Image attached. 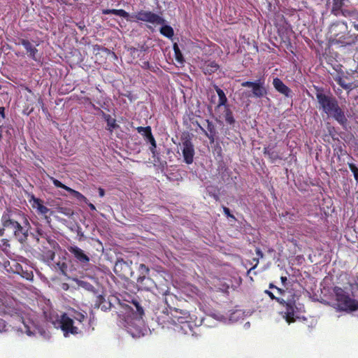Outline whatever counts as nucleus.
Wrapping results in <instances>:
<instances>
[{"mask_svg": "<svg viewBox=\"0 0 358 358\" xmlns=\"http://www.w3.org/2000/svg\"><path fill=\"white\" fill-rule=\"evenodd\" d=\"M70 317L73 319V322L76 321L80 324H83L87 319V313L85 312L81 313L73 309L70 313Z\"/></svg>", "mask_w": 358, "mask_h": 358, "instance_id": "b1692460", "label": "nucleus"}, {"mask_svg": "<svg viewBox=\"0 0 358 358\" xmlns=\"http://www.w3.org/2000/svg\"><path fill=\"white\" fill-rule=\"evenodd\" d=\"M77 26L80 29H83L85 28V25L83 23L77 24Z\"/></svg>", "mask_w": 358, "mask_h": 358, "instance_id": "603ef678", "label": "nucleus"}, {"mask_svg": "<svg viewBox=\"0 0 358 358\" xmlns=\"http://www.w3.org/2000/svg\"><path fill=\"white\" fill-rule=\"evenodd\" d=\"M263 152L264 155L268 156V159L272 163L280 159L278 152L273 150V147H265L264 148Z\"/></svg>", "mask_w": 358, "mask_h": 358, "instance_id": "4be33fe9", "label": "nucleus"}, {"mask_svg": "<svg viewBox=\"0 0 358 358\" xmlns=\"http://www.w3.org/2000/svg\"><path fill=\"white\" fill-rule=\"evenodd\" d=\"M357 148H358V142L357 143Z\"/></svg>", "mask_w": 358, "mask_h": 358, "instance_id": "e2e57ef3", "label": "nucleus"}, {"mask_svg": "<svg viewBox=\"0 0 358 358\" xmlns=\"http://www.w3.org/2000/svg\"><path fill=\"white\" fill-rule=\"evenodd\" d=\"M46 240L48 241V243L50 245V246L53 248H55L56 246H59L58 243L52 238H51L50 236L47 235L45 236Z\"/></svg>", "mask_w": 358, "mask_h": 358, "instance_id": "c9c22d12", "label": "nucleus"}, {"mask_svg": "<svg viewBox=\"0 0 358 358\" xmlns=\"http://www.w3.org/2000/svg\"><path fill=\"white\" fill-rule=\"evenodd\" d=\"M104 116H105V120L107 122L108 129L110 131H112L113 129H114L118 127L115 122V120L113 119L110 116V115H104Z\"/></svg>", "mask_w": 358, "mask_h": 358, "instance_id": "c85d7f7f", "label": "nucleus"}, {"mask_svg": "<svg viewBox=\"0 0 358 358\" xmlns=\"http://www.w3.org/2000/svg\"><path fill=\"white\" fill-rule=\"evenodd\" d=\"M256 253H257V255L259 257H263V256H264L263 252H262L261 251V250H260V249H259V248L256 249Z\"/></svg>", "mask_w": 358, "mask_h": 358, "instance_id": "09e8293b", "label": "nucleus"}, {"mask_svg": "<svg viewBox=\"0 0 358 358\" xmlns=\"http://www.w3.org/2000/svg\"><path fill=\"white\" fill-rule=\"evenodd\" d=\"M146 141L150 143V150L152 153L153 158H158L159 153L157 152L156 148V141L153 136V135L146 138Z\"/></svg>", "mask_w": 358, "mask_h": 358, "instance_id": "cd10ccee", "label": "nucleus"}, {"mask_svg": "<svg viewBox=\"0 0 358 358\" xmlns=\"http://www.w3.org/2000/svg\"><path fill=\"white\" fill-rule=\"evenodd\" d=\"M48 256H49L50 259L53 260L54 258H55V252H52V250H50L48 252Z\"/></svg>", "mask_w": 358, "mask_h": 358, "instance_id": "c03bdc74", "label": "nucleus"}, {"mask_svg": "<svg viewBox=\"0 0 358 358\" xmlns=\"http://www.w3.org/2000/svg\"><path fill=\"white\" fill-rule=\"evenodd\" d=\"M0 117L1 119H5V107L0 106Z\"/></svg>", "mask_w": 358, "mask_h": 358, "instance_id": "79ce46f5", "label": "nucleus"}, {"mask_svg": "<svg viewBox=\"0 0 358 358\" xmlns=\"http://www.w3.org/2000/svg\"><path fill=\"white\" fill-rule=\"evenodd\" d=\"M352 25H353L354 28H355L357 31H358V24H357V23H356V22H355V21H353V22H352Z\"/></svg>", "mask_w": 358, "mask_h": 358, "instance_id": "864d4df0", "label": "nucleus"}, {"mask_svg": "<svg viewBox=\"0 0 358 358\" xmlns=\"http://www.w3.org/2000/svg\"><path fill=\"white\" fill-rule=\"evenodd\" d=\"M182 156L187 164H192L194 159V149L190 138H185L182 141Z\"/></svg>", "mask_w": 358, "mask_h": 358, "instance_id": "f8f14e48", "label": "nucleus"}, {"mask_svg": "<svg viewBox=\"0 0 358 358\" xmlns=\"http://www.w3.org/2000/svg\"><path fill=\"white\" fill-rule=\"evenodd\" d=\"M264 292L271 299L276 301L280 304H283L285 303V299L281 297L275 296L273 293L271 291H268L266 289Z\"/></svg>", "mask_w": 358, "mask_h": 358, "instance_id": "72a5a7b5", "label": "nucleus"}, {"mask_svg": "<svg viewBox=\"0 0 358 358\" xmlns=\"http://www.w3.org/2000/svg\"><path fill=\"white\" fill-rule=\"evenodd\" d=\"M268 287H269V289H275L276 288V287L273 283H270Z\"/></svg>", "mask_w": 358, "mask_h": 358, "instance_id": "6e6d98bb", "label": "nucleus"}, {"mask_svg": "<svg viewBox=\"0 0 358 358\" xmlns=\"http://www.w3.org/2000/svg\"><path fill=\"white\" fill-rule=\"evenodd\" d=\"M335 303L334 307L338 311L351 313L358 310V301L352 298L349 293L342 287L333 288Z\"/></svg>", "mask_w": 358, "mask_h": 358, "instance_id": "7ed1b4c3", "label": "nucleus"}, {"mask_svg": "<svg viewBox=\"0 0 358 358\" xmlns=\"http://www.w3.org/2000/svg\"><path fill=\"white\" fill-rule=\"evenodd\" d=\"M224 117L225 121L228 124L232 125L234 124L235 120L234 118L232 111L228 107L226 108Z\"/></svg>", "mask_w": 358, "mask_h": 358, "instance_id": "c756f323", "label": "nucleus"}, {"mask_svg": "<svg viewBox=\"0 0 358 358\" xmlns=\"http://www.w3.org/2000/svg\"><path fill=\"white\" fill-rule=\"evenodd\" d=\"M36 233L41 238H45V236H47V234L43 232L41 229L38 228L36 229Z\"/></svg>", "mask_w": 358, "mask_h": 358, "instance_id": "ea45409f", "label": "nucleus"}, {"mask_svg": "<svg viewBox=\"0 0 358 358\" xmlns=\"http://www.w3.org/2000/svg\"><path fill=\"white\" fill-rule=\"evenodd\" d=\"M223 212L227 217H231L233 220H236L235 216L230 213V210L227 207H223Z\"/></svg>", "mask_w": 358, "mask_h": 358, "instance_id": "e433bc0d", "label": "nucleus"}, {"mask_svg": "<svg viewBox=\"0 0 358 358\" xmlns=\"http://www.w3.org/2000/svg\"><path fill=\"white\" fill-rule=\"evenodd\" d=\"M132 261L117 259L113 268V271L120 278L129 279L132 278L134 273L131 268Z\"/></svg>", "mask_w": 358, "mask_h": 358, "instance_id": "0eeeda50", "label": "nucleus"}, {"mask_svg": "<svg viewBox=\"0 0 358 358\" xmlns=\"http://www.w3.org/2000/svg\"><path fill=\"white\" fill-rule=\"evenodd\" d=\"M275 290L279 294H285V291L282 288H278L276 287Z\"/></svg>", "mask_w": 358, "mask_h": 358, "instance_id": "8fccbe9b", "label": "nucleus"}, {"mask_svg": "<svg viewBox=\"0 0 358 358\" xmlns=\"http://www.w3.org/2000/svg\"><path fill=\"white\" fill-rule=\"evenodd\" d=\"M137 284L141 289L150 290L153 287L154 282L148 277L142 276L137 278Z\"/></svg>", "mask_w": 358, "mask_h": 358, "instance_id": "aec40b11", "label": "nucleus"}, {"mask_svg": "<svg viewBox=\"0 0 358 358\" xmlns=\"http://www.w3.org/2000/svg\"><path fill=\"white\" fill-rule=\"evenodd\" d=\"M214 89L216 91L217 96L219 97L217 107L226 106L227 103V98L224 91L215 85H214Z\"/></svg>", "mask_w": 358, "mask_h": 358, "instance_id": "393cba45", "label": "nucleus"}, {"mask_svg": "<svg viewBox=\"0 0 358 358\" xmlns=\"http://www.w3.org/2000/svg\"><path fill=\"white\" fill-rule=\"evenodd\" d=\"M1 138H2V134H1V131H0V141H1Z\"/></svg>", "mask_w": 358, "mask_h": 358, "instance_id": "13d9d810", "label": "nucleus"}, {"mask_svg": "<svg viewBox=\"0 0 358 358\" xmlns=\"http://www.w3.org/2000/svg\"><path fill=\"white\" fill-rule=\"evenodd\" d=\"M146 49H147V48L144 45H141V48H140V50L141 52H145Z\"/></svg>", "mask_w": 358, "mask_h": 358, "instance_id": "5fc2aeb1", "label": "nucleus"}, {"mask_svg": "<svg viewBox=\"0 0 358 358\" xmlns=\"http://www.w3.org/2000/svg\"><path fill=\"white\" fill-rule=\"evenodd\" d=\"M103 308H106V306H103L101 307V309H103Z\"/></svg>", "mask_w": 358, "mask_h": 358, "instance_id": "052dcab7", "label": "nucleus"}, {"mask_svg": "<svg viewBox=\"0 0 358 358\" xmlns=\"http://www.w3.org/2000/svg\"><path fill=\"white\" fill-rule=\"evenodd\" d=\"M30 228L31 225L27 215L23 213V215H21L20 220L16 223L14 229L10 233V238L14 237L20 243H26L28 240Z\"/></svg>", "mask_w": 358, "mask_h": 358, "instance_id": "423d86ee", "label": "nucleus"}, {"mask_svg": "<svg viewBox=\"0 0 358 358\" xmlns=\"http://www.w3.org/2000/svg\"><path fill=\"white\" fill-rule=\"evenodd\" d=\"M6 323L0 318V332L6 331Z\"/></svg>", "mask_w": 358, "mask_h": 358, "instance_id": "4c0bfd02", "label": "nucleus"}, {"mask_svg": "<svg viewBox=\"0 0 358 358\" xmlns=\"http://www.w3.org/2000/svg\"><path fill=\"white\" fill-rule=\"evenodd\" d=\"M99 194L101 197H103L105 195V191L103 188H99Z\"/></svg>", "mask_w": 358, "mask_h": 358, "instance_id": "a18cd8bd", "label": "nucleus"}, {"mask_svg": "<svg viewBox=\"0 0 358 358\" xmlns=\"http://www.w3.org/2000/svg\"><path fill=\"white\" fill-rule=\"evenodd\" d=\"M180 313L181 315V316H175L176 317H178L179 318H187L189 315V313L186 310H180Z\"/></svg>", "mask_w": 358, "mask_h": 358, "instance_id": "58836bf2", "label": "nucleus"}, {"mask_svg": "<svg viewBox=\"0 0 358 358\" xmlns=\"http://www.w3.org/2000/svg\"><path fill=\"white\" fill-rule=\"evenodd\" d=\"M102 13L103 15H116L117 16H121L122 17L127 18L128 20H132L131 19H129V17L130 16L129 14L122 9H105L102 10Z\"/></svg>", "mask_w": 358, "mask_h": 358, "instance_id": "5701e85b", "label": "nucleus"}, {"mask_svg": "<svg viewBox=\"0 0 358 358\" xmlns=\"http://www.w3.org/2000/svg\"><path fill=\"white\" fill-rule=\"evenodd\" d=\"M282 306L286 308V311L284 312V319L287 321L288 324H291L295 322L294 313L296 309L295 301L294 300H285V303L281 304Z\"/></svg>", "mask_w": 358, "mask_h": 358, "instance_id": "ddd939ff", "label": "nucleus"}, {"mask_svg": "<svg viewBox=\"0 0 358 358\" xmlns=\"http://www.w3.org/2000/svg\"><path fill=\"white\" fill-rule=\"evenodd\" d=\"M171 310H173V311H175V312H176V313H178V308H171Z\"/></svg>", "mask_w": 358, "mask_h": 358, "instance_id": "4d7b16f0", "label": "nucleus"}, {"mask_svg": "<svg viewBox=\"0 0 358 358\" xmlns=\"http://www.w3.org/2000/svg\"><path fill=\"white\" fill-rule=\"evenodd\" d=\"M17 44L22 45L24 48L29 57H30L34 61L38 60V58L36 57L38 50L34 46L31 45L29 40L20 38Z\"/></svg>", "mask_w": 358, "mask_h": 358, "instance_id": "dca6fc26", "label": "nucleus"}, {"mask_svg": "<svg viewBox=\"0 0 358 358\" xmlns=\"http://www.w3.org/2000/svg\"><path fill=\"white\" fill-rule=\"evenodd\" d=\"M316 91L315 96L319 108L333 117L343 129H346L348 119L336 98L332 95L324 94L322 89L316 88Z\"/></svg>", "mask_w": 358, "mask_h": 358, "instance_id": "f257e3e1", "label": "nucleus"}, {"mask_svg": "<svg viewBox=\"0 0 358 358\" xmlns=\"http://www.w3.org/2000/svg\"><path fill=\"white\" fill-rule=\"evenodd\" d=\"M329 34L333 44L345 46L351 44L353 41L348 30V24L343 20H337L333 22L329 28Z\"/></svg>", "mask_w": 358, "mask_h": 358, "instance_id": "20e7f679", "label": "nucleus"}, {"mask_svg": "<svg viewBox=\"0 0 358 358\" xmlns=\"http://www.w3.org/2000/svg\"><path fill=\"white\" fill-rule=\"evenodd\" d=\"M48 178L53 182L55 187L62 188L69 192L74 198H76L79 201L85 202V203H88V199L86 196H84L79 192L71 189V187L66 186L63 184L61 181L55 178V177L48 175Z\"/></svg>", "mask_w": 358, "mask_h": 358, "instance_id": "9b49d317", "label": "nucleus"}, {"mask_svg": "<svg viewBox=\"0 0 358 358\" xmlns=\"http://www.w3.org/2000/svg\"><path fill=\"white\" fill-rule=\"evenodd\" d=\"M159 32L164 36H166L169 38H171L174 36V30L172 27L167 24H162V26L159 29Z\"/></svg>", "mask_w": 358, "mask_h": 358, "instance_id": "a878e982", "label": "nucleus"}, {"mask_svg": "<svg viewBox=\"0 0 358 358\" xmlns=\"http://www.w3.org/2000/svg\"><path fill=\"white\" fill-rule=\"evenodd\" d=\"M192 292L199 296L201 298V295L202 294V292L199 291V289L196 287H192Z\"/></svg>", "mask_w": 358, "mask_h": 358, "instance_id": "a19ab883", "label": "nucleus"}, {"mask_svg": "<svg viewBox=\"0 0 358 358\" xmlns=\"http://www.w3.org/2000/svg\"><path fill=\"white\" fill-rule=\"evenodd\" d=\"M331 13L336 17L343 16L358 20V10L351 5L349 0H333Z\"/></svg>", "mask_w": 358, "mask_h": 358, "instance_id": "39448f33", "label": "nucleus"}, {"mask_svg": "<svg viewBox=\"0 0 358 358\" xmlns=\"http://www.w3.org/2000/svg\"><path fill=\"white\" fill-rule=\"evenodd\" d=\"M173 51L176 62L180 64H183L185 63V58L177 43L173 45Z\"/></svg>", "mask_w": 358, "mask_h": 358, "instance_id": "bb28decb", "label": "nucleus"}, {"mask_svg": "<svg viewBox=\"0 0 358 358\" xmlns=\"http://www.w3.org/2000/svg\"><path fill=\"white\" fill-rule=\"evenodd\" d=\"M136 129L138 134L144 136L146 138L152 135L150 127H138Z\"/></svg>", "mask_w": 358, "mask_h": 358, "instance_id": "7c9ffc66", "label": "nucleus"}, {"mask_svg": "<svg viewBox=\"0 0 358 358\" xmlns=\"http://www.w3.org/2000/svg\"><path fill=\"white\" fill-rule=\"evenodd\" d=\"M23 213L21 210L15 208H7L4 212L1 213L0 217V238L3 244L10 240V233L15 228L16 223L20 220Z\"/></svg>", "mask_w": 358, "mask_h": 358, "instance_id": "f03ea898", "label": "nucleus"}, {"mask_svg": "<svg viewBox=\"0 0 358 358\" xmlns=\"http://www.w3.org/2000/svg\"><path fill=\"white\" fill-rule=\"evenodd\" d=\"M348 167H349L350 171L352 172V174H353L354 178L356 180V181H358V169H357V167L355 166V164H354L352 163H349Z\"/></svg>", "mask_w": 358, "mask_h": 358, "instance_id": "f704fd0d", "label": "nucleus"}, {"mask_svg": "<svg viewBox=\"0 0 358 358\" xmlns=\"http://www.w3.org/2000/svg\"><path fill=\"white\" fill-rule=\"evenodd\" d=\"M242 87L252 88V96L257 98H262L266 96L267 90L264 87V81L260 80L255 82L245 81L242 83Z\"/></svg>", "mask_w": 358, "mask_h": 358, "instance_id": "1a4fd4ad", "label": "nucleus"}, {"mask_svg": "<svg viewBox=\"0 0 358 358\" xmlns=\"http://www.w3.org/2000/svg\"><path fill=\"white\" fill-rule=\"evenodd\" d=\"M132 50H133V51H134V52L136 50V48H134V49H132Z\"/></svg>", "mask_w": 358, "mask_h": 358, "instance_id": "680f3d73", "label": "nucleus"}, {"mask_svg": "<svg viewBox=\"0 0 358 358\" xmlns=\"http://www.w3.org/2000/svg\"><path fill=\"white\" fill-rule=\"evenodd\" d=\"M215 199L216 200H218V199H219L218 196H217V195H216V196H215Z\"/></svg>", "mask_w": 358, "mask_h": 358, "instance_id": "bf43d9fd", "label": "nucleus"}, {"mask_svg": "<svg viewBox=\"0 0 358 358\" xmlns=\"http://www.w3.org/2000/svg\"><path fill=\"white\" fill-rule=\"evenodd\" d=\"M69 252L71 253L77 262L81 264H87L90 261V257L78 247L72 245L67 248Z\"/></svg>", "mask_w": 358, "mask_h": 358, "instance_id": "4468645a", "label": "nucleus"}, {"mask_svg": "<svg viewBox=\"0 0 358 358\" xmlns=\"http://www.w3.org/2000/svg\"><path fill=\"white\" fill-rule=\"evenodd\" d=\"M73 319L70 317L66 313H64L61 316L60 326L61 329L64 331L65 336L69 334H77L80 333V330L78 327L73 325Z\"/></svg>", "mask_w": 358, "mask_h": 358, "instance_id": "9d476101", "label": "nucleus"}, {"mask_svg": "<svg viewBox=\"0 0 358 358\" xmlns=\"http://www.w3.org/2000/svg\"><path fill=\"white\" fill-rule=\"evenodd\" d=\"M143 67L145 69H150V64L149 62H144L143 64Z\"/></svg>", "mask_w": 358, "mask_h": 358, "instance_id": "49530a36", "label": "nucleus"}, {"mask_svg": "<svg viewBox=\"0 0 358 358\" xmlns=\"http://www.w3.org/2000/svg\"><path fill=\"white\" fill-rule=\"evenodd\" d=\"M273 86L278 93H281L284 96L288 97L292 96V90L285 85L280 78H273Z\"/></svg>", "mask_w": 358, "mask_h": 358, "instance_id": "f3484780", "label": "nucleus"}, {"mask_svg": "<svg viewBox=\"0 0 358 358\" xmlns=\"http://www.w3.org/2000/svg\"><path fill=\"white\" fill-rule=\"evenodd\" d=\"M280 281H281V283H282V286L286 287V284L287 282V278L286 276H281Z\"/></svg>", "mask_w": 358, "mask_h": 358, "instance_id": "37998d69", "label": "nucleus"}, {"mask_svg": "<svg viewBox=\"0 0 358 358\" xmlns=\"http://www.w3.org/2000/svg\"><path fill=\"white\" fill-rule=\"evenodd\" d=\"M29 202L31 203V207L36 209L37 213L47 216L50 209L44 206V201L38 198H36L33 194L30 196Z\"/></svg>", "mask_w": 358, "mask_h": 358, "instance_id": "2eb2a0df", "label": "nucleus"}, {"mask_svg": "<svg viewBox=\"0 0 358 358\" xmlns=\"http://www.w3.org/2000/svg\"><path fill=\"white\" fill-rule=\"evenodd\" d=\"M131 303V306H130V308L135 312L139 318L141 319L144 315V310L141 303L137 299H134Z\"/></svg>", "mask_w": 358, "mask_h": 358, "instance_id": "412c9836", "label": "nucleus"}, {"mask_svg": "<svg viewBox=\"0 0 358 358\" xmlns=\"http://www.w3.org/2000/svg\"><path fill=\"white\" fill-rule=\"evenodd\" d=\"M357 37H358V34H357Z\"/></svg>", "mask_w": 358, "mask_h": 358, "instance_id": "0e129e2a", "label": "nucleus"}, {"mask_svg": "<svg viewBox=\"0 0 358 358\" xmlns=\"http://www.w3.org/2000/svg\"><path fill=\"white\" fill-rule=\"evenodd\" d=\"M219 68V64L215 61L212 60L204 61L200 66V69L206 75H211L215 73Z\"/></svg>", "mask_w": 358, "mask_h": 358, "instance_id": "a211bd4d", "label": "nucleus"}, {"mask_svg": "<svg viewBox=\"0 0 358 358\" xmlns=\"http://www.w3.org/2000/svg\"><path fill=\"white\" fill-rule=\"evenodd\" d=\"M206 123L208 131L204 130L199 124H197V125L200 130L202 131L208 136L210 142L213 143L215 141V138L217 134L216 128L214 124L209 120H206Z\"/></svg>", "mask_w": 358, "mask_h": 358, "instance_id": "6ab92c4d", "label": "nucleus"}, {"mask_svg": "<svg viewBox=\"0 0 358 358\" xmlns=\"http://www.w3.org/2000/svg\"><path fill=\"white\" fill-rule=\"evenodd\" d=\"M335 80L344 90H351L352 85L350 83H346L345 80L342 77L338 76L335 78Z\"/></svg>", "mask_w": 358, "mask_h": 358, "instance_id": "2f4dec72", "label": "nucleus"}, {"mask_svg": "<svg viewBox=\"0 0 358 358\" xmlns=\"http://www.w3.org/2000/svg\"><path fill=\"white\" fill-rule=\"evenodd\" d=\"M255 260H256V264H255V265L253 267H252V268L248 271V273H251V272H252V271L253 269H255V268H256V266H257V264H258V263H259V260H258V259H255Z\"/></svg>", "mask_w": 358, "mask_h": 358, "instance_id": "3c124183", "label": "nucleus"}, {"mask_svg": "<svg viewBox=\"0 0 358 358\" xmlns=\"http://www.w3.org/2000/svg\"><path fill=\"white\" fill-rule=\"evenodd\" d=\"M87 204L88 205V206L90 207L91 210H96V207L94 204L90 203L89 201H88V203H87Z\"/></svg>", "mask_w": 358, "mask_h": 358, "instance_id": "de8ad7c7", "label": "nucleus"}, {"mask_svg": "<svg viewBox=\"0 0 358 358\" xmlns=\"http://www.w3.org/2000/svg\"><path fill=\"white\" fill-rule=\"evenodd\" d=\"M131 17L135 18L136 20H140L147 22L157 24H164L166 22V20L159 14L152 13L151 11L140 10Z\"/></svg>", "mask_w": 358, "mask_h": 358, "instance_id": "6e6552de", "label": "nucleus"}, {"mask_svg": "<svg viewBox=\"0 0 358 358\" xmlns=\"http://www.w3.org/2000/svg\"><path fill=\"white\" fill-rule=\"evenodd\" d=\"M150 269L149 268L145 265L144 264H141L138 266V272H139V276L138 277H148L149 274Z\"/></svg>", "mask_w": 358, "mask_h": 358, "instance_id": "473e14b6", "label": "nucleus"}]
</instances>
